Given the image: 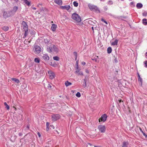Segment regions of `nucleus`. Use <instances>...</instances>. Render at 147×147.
<instances>
[{
  "instance_id": "nucleus-1",
  "label": "nucleus",
  "mask_w": 147,
  "mask_h": 147,
  "mask_svg": "<svg viewBox=\"0 0 147 147\" xmlns=\"http://www.w3.org/2000/svg\"><path fill=\"white\" fill-rule=\"evenodd\" d=\"M72 18L76 22H79L81 21V19L80 16L78 14L74 13L72 14Z\"/></svg>"
},
{
  "instance_id": "nucleus-2",
  "label": "nucleus",
  "mask_w": 147,
  "mask_h": 147,
  "mask_svg": "<svg viewBox=\"0 0 147 147\" xmlns=\"http://www.w3.org/2000/svg\"><path fill=\"white\" fill-rule=\"evenodd\" d=\"M88 7L92 11H98L99 13L100 12V10L96 6L89 4L88 5Z\"/></svg>"
},
{
  "instance_id": "nucleus-3",
  "label": "nucleus",
  "mask_w": 147,
  "mask_h": 147,
  "mask_svg": "<svg viewBox=\"0 0 147 147\" xmlns=\"http://www.w3.org/2000/svg\"><path fill=\"white\" fill-rule=\"evenodd\" d=\"M13 15L12 11H8L7 12L4 11L3 12V17L4 18H6Z\"/></svg>"
},
{
  "instance_id": "nucleus-4",
  "label": "nucleus",
  "mask_w": 147,
  "mask_h": 147,
  "mask_svg": "<svg viewBox=\"0 0 147 147\" xmlns=\"http://www.w3.org/2000/svg\"><path fill=\"white\" fill-rule=\"evenodd\" d=\"M33 51L36 54H38L40 53L41 51L40 47L38 45L35 46L33 49Z\"/></svg>"
},
{
  "instance_id": "nucleus-5",
  "label": "nucleus",
  "mask_w": 147,
  "mask_h": 147,
  "mask_svg": "<svg viewBox=\"0 0 147 147\" xmlns=\"http://www.w3.org/2000/svg\"><path fill=\"white\" fill-rule=\"evenodd\" d=\"M53 121H56L60 118V115L59 114H54L51 115Z\"/></svg>"
},
{
  "instance_id": "nucleus-6",
  "label": "nucleus",
  "mask_w": 147,
  "mask_h": 147,
  "mask_svg": "<svg viewBox=\"0 0 147 147\" xmlns=\"http://www.w3.org/2000/svg\"><path fill=\"white\" fill-rule=\"evenodd\" d=\"M107 117V116L105 114H104L102 115L101 117L99 119V121L100 122L101 121H105Z\"/></svg>"
},
{
  "instance_id": "nucleus-7",
  "label": "nucleus",
  "mask_w": 147,
  "mask_h": 147,
  "mask_svg": "<svg viewBox=\"0 0 147 147\" xmlns=\"http://www.w3.org/2000/svg\"><path fill=\"white\" fill-rule=\"evenodd\" d=\"M98 128L99 131L101 133H104L105 131L106 128L104 125H100L98 126Z\"/></svg>"
},
{
  "instance_id": "nucleus-8",
  "label": "nucleus",
  "mask_w": 147,
  "mask_h": 147,
  "mask_svg": "<svg viewBox=\"0 0 147 147\" xmlns=\"http://www.w3.org/2000/svg\"><path fill=\"white\" fill-rule=\"evenodd\" d=\"M48 73L50 79H53L55 78V74L52 71H48Z\"/></svg>"
},
{
  "instance_id": "nucleus-9",
  "label": "nucleus",
  "mask_w": 147,
  "mask_h": 147,
  "mask_svg": "<svg viewBox=\"0 0 147 147\" xmlns=\"http://www.w3.org/2000/svg\"><path fill=\"white\" fill-rule=\"evenodd\" d=\"M22 24L23 26V29L24 30H28V25L25 22L23 21L22 22Z\"/></svg>"
},
{
  "instance_id": "nucleus-10",
  "label": "nucleus",
  "mask_w": 147,
  "mask_h": 147,
  "mask_svg": "<svg viewBox=\"0 0 147 147\" xmlns=\"http://www.w3.org/2000/svg\"><path fill=\"white\" fill-rule=\"evenodd\" d=\"M53 50L56 53H57L59 51V49L55 45H53Z\"/></svg>"
},
{
  "instance_id": "nucleus-11",
  "label": "nucleus",
  "mask_w": 147,
  "mask_h": 147,
  "mask_svg": "<svg viewBox=\"0 0 147 147\" xmlns=\"http://www.w3.org/2000/svg\"><path fill=\"white\" fill-rule=\"evenodd\" d=\"M61 8L63 9H66L67 10H69L70 8V7L69 5H66L64 6H61Z\"/></svg>"
},
{
  "instance_id": "nucleus-12",
  "label": "nucleus",
  "mask_w": 147,
  "mask_h": 147,
  "mask_svg": "<svg viewBox=\"0 0 147 147\" xmlns=\"http://www.w3.org/2000/svg\"><path fill=\"white\" fill-rule=\"evenodd\" d=\"M43 59L46 61H47L49 60V58L47 54H44L42 57Z\"/></svg>"
},
{
  "instance_id": "nucleus-13",
  "label": "nucleus",
  "mask_w": 147,
  "mask_h": 147,
  "mask_svg": "<svg viewBox=\"0 0 147 147\" xmlns=\"http://www.w3.org/2000/svg\"><path fill=\"white\" fill-rule=\"evenodd\" d=\"M54 2L57 4L59 5H61L62 3V2L61 0H54Z\"/></svg>"
},
{
  "instance_id": "nucleus-14",
  "label": "nucleus",
  "mask_w": 147,
  "mask_h": 147,
  "mask_svg": "<svg viewBox=\"0 0 147 147\" xmlns=\"http://www.w3.org/2000/svg\"><path fill=\"white\" fill-rule=\"evenodd\" d=\"M18 9V7L17 6H14L13 8V10L11 11H12L14 15L15 13L16 12Z\"/></svg>"
},
{
  "instance_id": "nucleus-15",
  "label": "nucleus",
  "mask_w": 147,
  "mask_h": 147,
  "mask_svg": "<svg viewBox=\"0 0 147 147\" xmlns=\"http://www.w3.org/2000/svg\"><path fill=\"white\" fill-rule=\"evenodd\" d=\"M57 27V25L54 24H52L51 26V29L52 30L54 31L56 30V29Z\"/></svg>"
},
{
  "instance_id": "nucleus-16",
  "label": "nucleus",
  "mask_w": 147,
  "mask_h": 147,
  "mask_svg": "<svg viewBox=\"0 0 147 147\" xmlns=\"http://www.w3.org/2000/svg\"><path fill=\"white\" fill-rule=\"evenodd\" d=\"M136 7L138 9H140L142 7L143 5L140 3H138L136 5Z\"/></svg>"
},
{
  "instance_id": "nucleus-17",
  "label": "nucleus",
  "mask_w": 147,
  "mask_h": 147,
  "mask_svg": "<svg viewBox=\"0 0 147 147\" xmlns=\"http://www.w3.org/2000/svg\"><path fill=\"white\" fill-rule=\"evenodd\" d=\"M53 49V47H48V48H47V51L48 52L51 53L52 52Z\"/></svg>"
},
{
  "instance_id": "nucleus-18",
  "label": "nucleus",
  "mask_w": 147,
  "mask_h": 147,
  "mask_svg": "<svg viewBox=\"0 0 147 147\" xmlns=\"http://www.w3.org/2000/svg\"><path fill=\"white\" fill-rule=\"evenodd\" d=\"M12 81L17 83H19L20 82V80L16 78H12L11 79Z\"/></svg>"
},
{
  "instance_id": "nucleus-19",
  "label": "nucleus",
  "mask_w": 147,
  "mask_h": 147,
  "mask_svg": "<svg viewBox=\"0 0 147 147\" xmlns=\"http://www.w3.org/2000/svg\"><path fill=\"white\" fill-rule=\"evenodd\" d=\"M118 42V40L116 39L114 42H112L111 43V45H117V44Z\"/></svg>"
},
{
  "instance_id": "nucleus-20",
  "label": "nucleus",
  "mask_w": 147,
  "mask_h": 147,
  "mask_svg": "<svg viewBox=\"0 0 147 147\" xmlns=\"http://www.w3.org/2000/svg\"><path fill=\"white\" fill-rule=\"evenodd\" d=\"M138 81H140L141 83V84L142 85V79L140 77L139 74L138 73Z\"/></svg>"
},
{
  "instance_id": "nucleus-21",
  "label": "nucleus",
  "mask_w": 147,
  "mask_h": 147,
  "mask_svg": "<svg viewBox=\"0 0 147 147\" xmlns=\"http://www.w3.org/2000/svg\"><path fill=\"white\" fill-rule=\"evenodd\" d=\"M65 85L66 87H67L69 86L72 84V83L70 82H68V81H66L65 82Z\"/></svg>"
},
{
  "instance_id": "nucleus-22",
  "label": "nucleus",
  "mask_w": 147,
  "mask_h": 147,
  "mask_svg": "<svg viewBox=\"0 0 147 147\" xmlns=\"http://www.w3.org/2000/svg\"><path fill=\"white\" fill-rule=\"evenodd\" d=\"M2 28L3 30L5 31H6L8 30L9 29V27L7 26H5L2 27Z\"/></svg>"
},
{
  "instance_id": "nucleus-23",
  "label": "nucleus",
  "mask_w": 147,
  "mask_h": 147,
  "mask_svg": "<svg viewBox=\"0 0 147 147\" xmlns=\"http://www.w3.org/2000/svg\"><path fill=\"white\" fill-rule=\"evenodd\" d=\"M143 23L145 25H147V19L144 18L142 20Z\"/></svg>"
},
{
  "instance_id": "nucleus-24",
  "label": "nucleus",
  "mask_w": 147,
  "mask_h": 147,
  "mask_svg": "<svg viewBox=\"0 0 147 147\" xmlns=\"http://www.w3.org/2000/svg\"><path fill=\"white\" fill-rule=\"evenodd\" d=\"M112 49L111 47H109L107 48V51L108 53H110L112 52Z\"/></svg>"
},
{
  "instance_id": "nucleus-25",
  "label": "nucleus",
  "mask_w": 147,
  "mask_h": 147,
  "mask_svg": "<svg viewBox=\"0 0 147 147\" xmlns=\"http://www.w3.org/2000/svg\"><path fill=\"white\" fill-rule=\"evenodd\" d=\"M23 1L27 5L29 6L30 5V2L28 1V0H23Z\"/></svg>"
},
{
  "instance_id": "nucleus-26",
  "label": "nucleus",
  "mask_w": 147,
  "mask_h": 147,
  "mask_svg": "<svg viewBox=\"0 0 147 147\" xmlns=\"http://www.w3.org/2000/svg\"><path fill=\"white\" fill-rule=\"evenodd\" d=\"M25 31V33L24 34V36L23 37V38H25L28 35V30H24Z\"/></svg>"
},
{
  "instance_id": "nucleus-27",
  "label": "nucleus",
  "mask_w": 147,
  "mask_h": 147,
  "mask_svg": "<svg viewBox=\"0 0 147 147\" xmlns=\"http://www.w3.org/2000/svg\"><path fill=\"white\" fill-rule=\"evenodd\" d=\"M53 59L54 60L57 61H58L59 60V58L57 56L54 57H53Z\"/></svg>"
},
{
  "instance_id": "nucleus-28",
  "label": "nucleus",
  "mask_w": 147,
  "mask_h": 147,
  "mask_svg": "<svg viewBox=\"0 0 147 147\" xmlns=\"http://www.w3.org/2000/svg\"><path fill=\"white\" fill-rule=\"evenodd\" d=\"M34 61L36 63H38L40 62V60L38 58H35L34 59Z\"/></svg>"
},
{
  "instance_id": "nucleus-29",
  "label": "nucleus",
  "mask_w": 147,
  "mask_h": 147,
  "mask_svg": "<svg viewBox=\"0 0 147 147\" xmlns=\"http://www.w3.org/2000/svg\"><path fill=\"white\" fill-rule=\"evenodd\" d=\"M73 5L75 7H77L78 6V3L76 1H74L73 2Z\"/></svg>"
},
{
  "instance_id": "nucleus-30",
  "label": "nucleus",
  "mask_w": 147,
  "mask_h": 147,
  "mask_svg": "<svg viewBox=\"0 0 147 147\" xmlns=\"http://www.w3.org/2000/svg\"><path fill=\"white\" fill-rule=\"evenodd\" d=\"M4 105L6 106V108L7 109L9 110V106L7 104L6 102H5L4 103Z\"/></svg>"
},
{
  "instance_id": "nucleus-31",
  "label": "nucleus",
  "mask_w": 147,
  "mask_h": 147,
  "mask_svg": "<svg viewBox=\"0 0 147 147\" xmlns=\"http://www.w3.org/2000/svg\"><path fill=\"white\" fill-rule=\"evenodd\" d=\"M83 83H84V84H83V86L84 87H85L86 86V80L85 79H84L83 80Z\"/></svg>"
},
{
  "instance_id": "nucleus-32",
  "label": "nucleus",
  "mask_w": 147,
  "mask_h": 147,
  "mask_svg": "<svg viewBox=\"0 0 147 147\" xmlns=\"http://www.w3.org/2000/svg\"><path fill=\"white\" fill-rule=\"evenodd\" d=\"M76 96L78 97H80L81 96V94L80 92H78L76 94Z\"/></svg>"
},
{
  "instance_id": "nucleus-33",
  "label": "nucleus",
  "mask_w": 147,
  "mask_h": 147,
  "mask_svg": "<svg viewBox=\"0 0 147 147\" xmlns=\"http://www.w3.org/2000/svg\"><path fill=\"white\" fill-rule=\"evenodd\" d=\"M107 4L109 5H111L113 4V2L112 1L110 0L107 2Z\"/></svg>"
},
{
  "instance_id": "nucleus-34",
  "label": "nucleus",
  "mask_w": 147,
  "mask_h": 147,
  "mask_svg": "<svg viewBox=\"0 0 147 147\" xmlns=\"http://www.w3.org/2000/svg\"><path fill=\"white\" fill-rule=\"evenodd\" d=\"M114 57L115 59L113 61V62L115 63H117L118 62L117 60V59L115 57V56H114Z\"/></svg>"
},
{
  "instance_id": "nucleus-35",
  "label": "nucleus",
  "mask_w": 147,
  "mask_h": 147,
  "mask_svg": "<svg viewBox=\"0 0 147 147\" xmlns=\"http://www.w3.org/2000/svg\"><path fill=\"white\" fill-rule=\"evenodd\" d=\"M44 42L45 43L48 44L49 43V41L47 39H44Z\"/></svg>"
},
{
  "instance_id": "nucleus-36",
  "label": "nucleus",
  "mask_w": 147,
  "mask_h": 147,
  "mask_svg": "<svg viewBox=\"0 0 147 147\" xmlns=\"http://www.w3.org/2000/svg\"><path fill=\"white\" fill-rule=\"evenodd\" d=\"M78 75H83V73L82 71H79L78 73H76Z\"/></svg>"
},
{
  "instance_id": "nucleus-37",
  "label": "nucleus",
  "mask_w": 147,
  "mask_h": 147,
  "mask_svg": "<svg viewBox=\"0 0 147 147\" xmlns=\"http://www.w3.org/2000/svg\"><path fill=\"white\" fill-rule=\"evenodd\" d=\"M74 55L76 57L75 59L76 60V59L77 56V53L76 52H74Z\"/></svg>"
},
{
  "instance_id": "nucleus-38",
  "label": "nucleus",
  "mask_w": 147,
  "mask_h": 147,
  "mask_svg": "<svg viewBox=\"0 0 147 147\" xmlns=\"http://www.w3.org/2000/svg\"><path fill=\"white\" fill-rule=\"evenodd\" d=\"M88 23L89 24H91L92 25H94V24L93 23V22H92V21L91 20H89Z\"/></svg>"
},
{
  "instance_id": "nucleus-39",
  "label": "nucleus",
  "mask_w": 147,
  "mask_h": 147,
  "mask_svg": "<svg viewBox=\"0 0 147 147\" xmlns=\"http://www.w3.org/2000/svg\"><path fill=\"white\" fill-rule=\"evenodd\" d=\"M142 15L143 16H147V12H144L142 13Z\"/></svg>"
},
{
  "instance_id": "nucleus-40",
  "label": "nucleus",
  "mask_w": 147,
  "mask_h": 147,
  "mask_svg": "<svg viewBox=\"0 0 147 147\" xmlns=\"http://www.w3.org/2000/svg\"><path fill=\"white\" fill-rule=\"evenodd\" d=\"M126 18V17L125 16H121L119 17V18L120 19H122L123 18L125 19Z\"/></svg>"
},
{
  "instance_id": "nucleus-41",
  "label": "nucleus",
  "mask_w": 147,
  "mask_h": 147,
  "mask_svg": "<svg viewBox=\"0 0 147 147\" xmlns=\"http://www.w3.org/2000/svg\"><path fill=\"white\" fill-rule=\"evenodd\" d=\"M144 63L145 64V67H147V61H144Z\"/></svg>"
},
{
  "instance_id": "nucleus-42",
  "label": "nucleus",
  "mask_w": 147,
  "mask_h": 147,
  "mask_svg": "<svg viewBox=\"0 0 147 147\" xmlns=\"http://www.w3.org/2000/svg\"><path fill=\"white\" fill-rule=\"evenodd\" d=\"M101 20L104 22V23H105L106 24H107V22L105 20H104V19H102Z\"/></svg>"
},
{
  "instance_id": "nucleus-43",
  "label": "nucleus",
  "mask_w": 147,
  "mask_h": 147,
  "mask_svg": "<svg viewBox=\"0 0 147 147\" xmlns=\"http://www.w3.org/2000/svg\"><path fill=\"white\" fill-rule=\"evenodd\" d=\"M50 127L51 129L52 128L54 129V127L53 125H50Z\"/></svg>"
},
{
  "instance_id": "nucleus-44",
  "label": "nucleus",
  "mask_w": 147,
  "mask_h": 147,
  "mask_svg": "<svg viewBox=\"0 0 147 147\" xmlns=\"http://www.w3.org/2000/svg\"><path fill=\"white\" fill-rule=\"evenodd\" d=\"M104 10L105 11H107L108 9V8L107 6H105L104 7Z\"/></svg>"
},
{
  "instance_id": "nucleus-45",
  "label": "nucleus",
  "mask_w": 147,
  "mask_h": 147,
  "mask_svg": "<svg viewBox=\"0 0 147 147\" xmlns=\"http://www.w3.org/2000/svg\"><path fill=\"white\" fill-rule=\"evenodd\" d=\"M130 4L131 5H133V6H135L134 3V2H131L130 3Z\"/></svg>"
},
{
  "instance_id": "nucleus-46",
  "label": "nucleus",
  "mask_w": 147,
  "mask_h": 147,
  "mask_svg": "<svg viewBox=\"0 0 147 147\" xmlns=\"http://www.w3.org/2000/svg\"><path fill=\"white\" fill-rule=\"evenodd\" d=\"M125 146H126V143H123V146L122 147H125Z\"/></svg>"
},
{
  "instance_id": "nucleus-47",
  "label": "nucleus",
  "mask_w": 147,
  "mask_h": 147,
  "mask_svg": "<svg viewBox=\"0 0 147 147\" xmlns=\"http://www.w3.org/2000/svg\"><path fill=\"white\" fill-rule=\"evenodd\" d=\"M76 71L75 72V73L76 74L78 73V72L80 71V69H76Z\"/></svg>"
},
{
  "instance_id": "nucleus-48",
  "label": "nucleus",
  "mask_w": 147,
  "mask_h": 147,
  "mask_svg": "<svg viewBox=\"0 0 147 147\" xmlns=\"http://www.w3.org/2000/svg\"><path fill=\"white\" fill-rule=\"evenodd\" d=\"M47 87L48 88H51V85L50 84H48V86H47Z\"/></svg>"
},
{
  "instance_id": "nucleus-49",
  "label": "nucleus",
  "mask_w": 147,
  "mask_h": 147,
  "mask_svg": "<svg viewBox=\"0 0 147 147\" xmlns=\"http://www.w3.org/2000/svg\"><path fill=\"white\" fill-rule=\"evenodd\" d=\"M98 56H96L95 58V61L96 62L97 61V59L98 58Z\"/></svg>"
},
{
  "instance_id": "nucleus-50",
  "label": "nucleus",
  "mask_w": 147,
  "mask_h": 147,
  "mask_svg": "<svg viewBox=\"0 0 147 147\" xmlns=\"http://www.w3.org/2000/svg\"><path fill=\"white\" fill-rule=\"evenodd\" d=\"M143 134L144 136L145 137V138L147 139V135L144 132L143 133Z\"/></svg>"
},
{
  "instance_id": "nucleus-51",
  "label": "nucleus",
  "mask_w": 147,
  "mask_h": 147,
  "mask_svg": "<svg viewBox=\"0 0 147 147\" xmlns=\"http://www.w3.org/2000/svg\"><path fill=\"white\" fill-rule=\"evenodd\" d=\"M29 129V126L27 125L26 127V128L25 129L26 130L28 129Z\"/></svg>"
},
{
  "instance_id": "nucleus-52",
  "label": "nucleus",
  "mask_w": 147,
  "mask_h": 147,
  "mask_svg": "<svg viewBox=\"0 0 147 147\" xmlns=\"http://www.w3.org/2000/svg\"><path fill=\"white\" fill-rule=\"evenodd\" d=\"M49 123L48 122H47L46 123V126H47V127H49Z\"/></svg>"
},
{
  "instance_id": "nucleus-53",
  "label": "nucleus",
  "mask_w": 147,
  "mask_h": 147,
  "mask_svg": "<svg viewBox=\"0 0 147 147\" xmlns=\"http://www.w3.org/2000/svg\"><path fill=\"white\" fill-rule=\"evenodd\" d=\"M86 63L84 62H82V65H85L86 64Z\"/></svg>"
},
{
  "instance_id": "nucleus-54",
  "label": "nucleus",
  "mask_w": 147,
  "mask_h": 147,
  "mask_svg": "<svg viewBox=\"0 0 147 147\" xmlns=\"http://www.w3.org/2000/svg\"><path fill=\"white\" fill-rule=\"evenodd\" d=\"M38 136L39 137H40V136H41V135L40 134V133H39V132H38Z\"/></svg>"
},
{
  "instance_id": "nucleus-55",
  "label": "nucleus",
  "mask_w": 147,
  "mask_h": 147,
  "mask_svg": "<svg viewBox=\"0 0 147 147\" xmlns=\"http://www.w3.org/2000/svg\"><path fill=\"white\" fill-rule=\"evenodd\" d=\"M27 42V41L26 40H25L24 41V44H26V43Z\"/></svg>"
},
{
  "instance_id": "nucleus-56",
  "label": "nucleus",
  "mask_w": 147,
  "mask_h": 147,
  "mask_svg": "<svg viewBox=\"0 0 147 147\" xmlns=\"http://www.w3.org/2000/svg\"><path fill=\"white\" fill-rule=\"evenodd\" d=\"M80 69L78 66V65H77V67H76V69Z\"/></svg>"
},
{
  "instance_id": "nucleus-57",
  "label": "nucleus",
  "mask_w": 147,
  "mask_h": 147,
  "mask_svg": "<svg viewBox=\"0 0 147 147\" xmlns=\"http://www.w3.org/2000/svg\"><path fill=\"white\" fill-rule=\"evenodd\" d=\"M86 72L87 73H89V71L88 70L86 69Z\"/></svg>"
},
{
  "instance_id": "nucleus-58",
  "label": "nucleus",
  "mask_w": 147,
  "mask_h": 147,
  "mask_svg": "<svg viewBox=\"0 0 147 147\" xmlns=\"http://www.w3.org/2000/svg\"><path fill=\"white\" fill-rule=\"evenodd\" d=\"M119 103H121V102H123V101L122 100H119Z\"/></svg>"
},
{
  "instance_id": "nucleus-59",
  "label": "nucleus",
  "mask_w": 147,
  "mask_h": 147,
  "mask_svg": "<svg viewBox=\"0 0 147 147\" xmlns=\"http://www.w3.org/2000/svg\"><path fill=\"white\" fill-rule=\"evenodd\" d=\"M140 131L142 132L143 133H144L143 131H142V129L141 128H140Z\"/></svg>"
},
{
  "instance_id": "nucleus-60",
  "label": "nucleus",
  "mask_w": 147,
  "mask_h": 147,
  "mask_svg": "<svg viewBox=\"0 0 147 147\" xmlns=\"http://www.w3.org/2000/svg\"><path fill=\"white\" fill-rule=\"evenodd\" d=\"M31 40H29L28 41H27V42L28 43H30L31 41Z\"/></svg>"
},
{
  "instance_id": "nucleus-61",
  "label": "nucleus",
  "mask_w": 147,
  "mask_h": 147,
  "mask_svg": "<svg viewBox=\"0 0 147 147\" xmlns=\"http://www.w3.org/2000/svg\"><path fill=\"white\" fill-rule=\"evenodd\" d=\"M96 22L95 20L94 21V22H93V23L94 24H95Z\"/></svg>"
},
{
  "instance_id": "nucleus-62",
  "label": "nucleus",
  "mask_w": 147,
  "mask_h": 147,
  "mask_svg": "<svg viewBox=\"0 0 147 147\" xmlns=\"http://www.w3.org/2000/svg\"><path fill=\"white\" fill-rule=\"evenodd\" d=\"M49 127H47V128H46L47 131H48L49 130Z\"/></svg>"
},
{
  "instance_id": "nucleus-63",
  "label": "nucleus",
  "mask_w": 147,
  "mask_h": 147,
  "mask_svg": "<svg viewBox=\"0 0 147 147\" xmlns=\"http://www.w3.org/2000/svg\"><path fill=\"white\" fill-rule=\"evenodd\" d=\"M19 136H21L22 135V134L21 133H19Z\"/></svg>"
},
{
  "instance_id": "nucleus-64",
  "label": "nucleus",
  "mask_w": 147,
  "mask_h": 147,
  "mask_svg": "<svg viewBox=\"0 0 147 147\" xmlns=\"http://www.w3.org/2000/svg\"><path fill=\"white\" fill-rule=\"evenodd\" d=\"M15 1L16 2H18L19 0H15Z\"/></svg>"
}]
</instances>
